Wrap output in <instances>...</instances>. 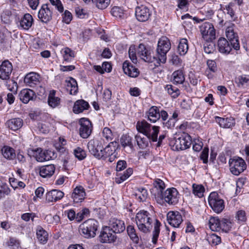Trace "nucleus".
I'll list each match as a JSON object with an SVG mask.
<instances>
[{
  "mask_svg": "<svg viewBox=\"0 0 249 249\" xmlns=\"http://www.w3.org/2000/svg\"><path fill=\"white\" fill-rule=\"evenodd\" d=\"M136 127L138 132L146 136L149 140H151L153 142L157 141L160 129L159 126H153L143 120L138 121Z\"/></svg>",
  "mask_w": 249,
  "mask_h": 249,
  "instance_id": "nucleus-1",
  "label": "nucleus"
},
{
  "mask_svg": "<svg viewBox=\"0 0 249 249\" xmlns=\"http://www.w3.org/2000/svg\"><path fill=\"white\" fill-rule=\"evenodd\" d=\"M135 219L140 231L144 233H147L150 231L153 220L148 212L144 210L140 211L137 213Z\"/></svg>",
  "mask_w": 249,
  "mask_h": 249,
  "instance_id": "nucleus-2",
  "label": "nucleus"
},
{
  "mask_svg": "<svg viewBox=\"0 0 249 249\" xmlns=\"http://www.w3.org/2000/svg\"><path fill=\"white\" fill-rule=\"evenodd\" d=\"M170 48L171 44L169 39L165 36L161 37L158 41L156 54L160 65L166 62V54Z\"/></svg>",
  "mask_w": 249,
  "mask_h": 249,
  "instance_id": "nucleus-3",
  "label": "nucleus"
},
{
  "mask_svg": "<svg viewBox=\"0 0 249 249\" xmlns=\"http://www.w3.org/2000/svg\"><path fill=\"white\" fill-rule=\"evenodd\" d=\"M98 224L96 220L93 219H88L80 225L79 231L85 238L94 237L97 230Z\"/></svg>",
  "mask_w": 249,
  "mask_h": 249,
  "instance_id": "nucleus-4",
  "label": "nucleus"
},
{
  "mask_svg": "<svg viewBox=\"0 0 249 249\" xmlns=\"http://www.w3.org/2000/svg\"><path fill=\"white\" fill-rule=\"evenodd\" d=\"M170 145L175 150H185L192 143L191 137L186 133H183L178 138H175L170 141Z\"/></svg>",
  "mask_w": 249,
  "mask_h": 249,
  "instance_id": "nucleus-5",
  "label": "nucleus"
},
{
  "mask_svg": "<svg viewBox=\"0 0 249 249\" xmlns=\"http://www.w3.org/2000/svg\"><path fill=\"white\" fill-rule=\"evenodd\" d=\"M104 144V141L101 138L91 140L88 143L89 151L97 159H101L103 156L102 152Z\"/></svg>",
  "mask_w": 249,
  "mask_h": 249,
  "instance_id": "nucleus-6",
  "label": "nucleus"
},
{
  "mask_svg": "<svg viewBox=\"0 0 249 249\" xmlns=\"http://www.w3.org/2000/svg\"><path fill=\"white\" fill-rule=\"evenodd\" d=\"M229 163L231 173L235 176H238L247 168L245 160L238 157H234L230 159Z\"/></svg>",
  "mask_w": 249,
  "mask_h": 249,
  "instance_id": "nucleus-7",
  "label": "nucleus"
},
{
  "mask_svg": "<svg viewBox=\"0 0 249 249\" xmlns=\"http://www.w3.org/2000/svg\"><path fill=\"white\" fill-rule=\"evenodd\" d=\"M139 56L145 62L154 63L155 66L160 65L156 55L151 56V51L150 48L146 47L144 45L140 44L137 50Z\"/></svg>",
  "mask_w": 249,
  "mask_h": 249,
  "instance_id": "nucleus-8",
  "label": "nucleus"
},
{
  "mask_svg": "<svg viewBox=\"0 0 249 249\" xmlns=\"http://www.w3.org/2000/svg\"><path fill=\"white\" fill-rule=\"evenodd\" d=\"M208 202L210 207L216 213H220L224 209V200L220 198L216 192H213L210 194Z\"/></svg>",
  "mask_w": 249,
  "mask_h": 249,
  "instance_id": "nucleus-9",
  "label": "nucleus"
},
{
  "mask_svg": "<svg viewBox=\"0 0 249 249\" xmlns=\"http://www.w3.org/2000/svg\"><path fill=\"white\" fill-rule=\"evenodd\" d=\"M200 32L206 41H213L215 38V31L212 24L205 22L200 26Z\"/></svg>",
  "mask_w": 249,
  "mask_h": 249,
  "instance_id": "nucleus-10",
  "label": "nucleus"
},
{
  "mask_svg": "<svg viewBox=\"0 0 249 249\" xmlns=\"http://www.w3.org/2000/svg\"><path fill=\"white\" fill-rule=\"evenodd\" d=\"M33 156L38 162H43L52 160L54 153L51 150H43L41 148H36L32 150Z\"/></svg>",
  "mask_w": 249,
  "mask_h": 249,
  "instance_id": "nucleus-11",
  "label": "nucleus"
},
{
  "mask_svg": "<svg viewBox=\"0 0 249 249\" xmlns=\"http://www.w3.org/2000/svg\"><path fill=\"white\" fill-rule=\"evenodd\" d=\"M79 124L80 136L84 139L88 138L92 132V126L91 122L88 119L83 118L80 119Z\"/></svg>",
  "mask_w": 249,
  "mask_h": 249,
  "instance_id": "nucleus-12",
  "label": "nucleus"
},
{
  "mask_svg": "<svg viewBox=\"0 0 249 249\" xmlns=\"http://www.w3.org/2000/svg\"><path fill=\"white\" fill-rule=\"evenodd\" d=\"M169 204H176L178 201V192L175 188L167 189L160 197Z\"/></svg>",
  "mask_w": 249,
  "mask_h": 249,
  "instance_id": "nucleus-13",
  "label": "nucleus"
},
{
  "mask_svg": "<svg viewBox=\"0 0 249 249\" xmlns=\"http://www.w3.org/2000/svg\"><path fill=\"white\" fill-rule=\"evenodd\" d=\"M13 71L12 64L8 60H5L0 66V78L8 81Z\"/></svg>",
  "mask_w": 249,
  "mask_h": 249,
  "instance_id": "nucleus-14",
  "label": "nucleus"
},
{
  "mask_svg": "<svg viewBox=\"0 0 249 249\" xmlns=\"http://www.w3.org/2000/svg\"><path fill=\"white\" fill-rule=\"evenodd\" d=\"M167 219L168 223L175 228L178 227L183 221L180 213L177 211L169 212L167 214Z\"/></svg>",
  "mask_w": 249,
  "mask_h": 249,
  "instance_id": "nucleus-15",
  "label": "nucleus"
},
{
  "mask_svg": "<svg viewBox=\"0 0 249 249\" xmlns=\"http://www.w3.org/2000/svg\"><path fill=\"white\" fill-rule=\"evenodd\" d=\"M226 35L229 42L232 45L233 48L235 50H239L240 49V44L238 37L237 34L234 33L232 26L227 28Z\"/></svg>",
  "mask_w": 249,
  "mask_h": 249,
  "instance_id": "nucleus-16",
  "label": "nucleus"
},
{
  "mask_svg": "<svg viewBox=\"0 0 249 249\" xmlns=\"http://www.w3.org/2000/svg\"><path fill=\"white\" fill-rule=\"evenodd\" d=\"M109 229L115 233H120L124 231L125 229L124 223L123 221L115 218H111L109 221Z\"/></svg>",
  "mask_w": 249,
  "mask_h": 249,
  "instance_id": "nucleus-17",
  "label": "nucleus"
},
{
  "mask_svg": "<svg viewBox=\"0 0 249 249\" xmlns=\"http://www.w3.org/2000/svg\"><path fill=\"white\" fill-rule=\"evenodd\" d=\"M135 15L137 19L141 22L147 21L150 17L149 10L146 7L141 5L136 8Z\"/></svg>",
  "mask_w": 249,
  "mask_h": 249,
  "instance_id": "nucleus-18",
  "label": "nucleus"
},
{
  "mask_svg": "<svg viewBox=\"0 0 249 249\" xmlns=\"http://www.w3.org/2000/svg\"><path fill=\"white\" fill-rule=\"evenodd\" d=\"M99 237L100 241L104 243H113L116 238L115 234L112 233L108 227H106L103 229L101 232Z\"/></svg>",
  "mask_w": 249,
  "mask_h": 249,
  "instance_id": "nucleus-19",
  "label": "nucleus"
},
{
  "mask_svg": "<svg viewBox=\"0 0 249 249\" xmlns=\"http://www.w3.org/2000/svg\"><path fill=\"white\" fill-rule=\"evenodd\" d=\"M38 18L42 22L47 23L49 21L52 17V13L47 4L42 5L38 14Z\"/></svg>",
  "mask_w": 249,
  "mask_h": 249,
  "instance_id": "nucleus-20",
  "label": "nucleus"
},
{
  "mask_svg": "<svg viewBox=\"0 0 249 249\" xmlns=\"http://www.w3.org/2000/svg\"><path fill=\"white\" fill-rule=\"evenodd\" d=\"M219 51L222 53L229 54L232 50V45L226 38L221 37L217 41Z\"/></svg>",
  "mask_w": 249,
  "mask_h": 249,
  "instance_id": "nucleus-21",
  "label": "nucleus"
},
{
  "mask_svg": "<svg viewBox=\"0 0 249 249\" xmlns=\"http://www.w3.org/2000/svg\"><path fill=\"white\" fill-rule=\"evenodd\" d=\"M40 76L35 72L27 74L24 78V83L28 86L34 88L40 83Z\"/></svg>",
  "mask_w": 249,
  "mask_h": 249,
  "instance_id": "nucleus-22",
  "label": "nucleus"
},
{
  "mask_svg": "<svg viewBox=\"0 0 249 249\" xmlns=\"http://www.w3.org/2000/svg\"><path fill=\"white\" fill-rule=\"evenodd\" d=\"M85 189L82 186H76L71 194V197L75 203L82 202L85 198Z\"/></svg>",
  "mask_w": 249,
  "mask_h": 249,
  "instance_id": "nucleus-23",
  "label": "nucleus"
},
{
  "mask_svg": "<svg viewBox=\"0 0 249 249\" xmlns=\"http://www.w3.org/2000/svg\"><path fill=\"white\" fill-rule=\"evenodd\" d=\"M64 196L63 192L54 189L48 192L46 195V200L48 202H55L61 199Z\"/></svg>",
  "mask_w": 249,
  "mask_h": 249,
  "instance_id": "nucleus-24",
  "label": "nucleus"
},
{
  "mask_svg": "<svg viewBox=\"0 0 249 249\" xmlns=\"http://www.w3.org/2000/svg\"><path fill=\"white\" fill-rule=\"evenodd\" d=\"M123 69L124 72L129 76L136 77L139 74V71L135 67L133 66L128 61H125L124 62Z\"/></svg>",
  "mask_w": 249,
  "mask_h": 249,
  "instance_id": "nucleus-25",
  "label": "nucleus"
},
{
  "mask_svg": "<svg viewBox=\"0 0 249 249\" xmlns=\"http://www.w3.org/2000/svg\"><path fill=\"white\" fill-rule=\"evenodd\" d=\"M121 143L127 153H131L133 151V145L132 143V139L128 135H124L121 138Z\"/></svg>",
  "mask_w": 249,
  "mask_h": 249,
  "instance_id": "nucleus-26",
  "label": "nucleus"
},
{
  "mask_svg": "<svg viewBox=\"0 0 249 249\" xmlns=\"http://www.w3.org/2000/svg\"><path fill=\"white\" fill-rule=\"evenodd\" d=\"M35 96L33 90L29 89H23L19 94L20 100L24 104L28 103Z\"/></svg>",
  "mask_w": 249,
  "mask_h": 249,
  "instance_id": "nucleus-27",
  "label": "nucleus"
},
{
  "mask_svg": "<svg viewBox=\"0 0 249 249\" xmlns=\"http://www.w3.org/2000/svg\"><path fill=\"white\" fill-rule=\"evenodd\" d=\"M55 169L53 164L42 166L39 168V174L43 178L50 177L54 174Z\"/></svg>",
  "mask_w": 249,
  "mask_h": 249,
  "instance_id": "nucleus-28",
  "label": "nucleus"
},
{
  "mask_svg": "<svg viewBox=\"0 0 249 249\" xmlns=\"http://www.w3.org/2000/svg\"><path fill=\"white\" fill-rule=\"evenodd\" d=\"M147 119L152 123H155L160 118V110L158 107L153 106L147 113Z\"/></svg>",
  "mask_w": 249,
  "mask_h": 249,
  "instance_id": "nucleus-29",
  "label": "nucleus"
},
{
  "mask_svg": "<svg viewBox=\"0 0 249 249\" xmlns=\"http://www.w3.org/2000/svg\"><path fill=\"white\" fill-rule=\"evenodd\" d=\"M215 121L220 127L223 128H230L235 124L234 119L231 118H223L217 116L215 117Z\"/></svg>",
  "mask_w": 249,
  "mask_h": 249,
  "instance_id": "nucleus-30",
  "label": "nucleus"
},
{
  "mask_svg": "<svg viewBox=\"0 0 249 249\" xmlns=\"http://www.w3.org/2000/svg\"><path fill=\"white\" fill-rule=\"evenodd\" d=\"M33 18L30 14H25L20 21V26L23 29L28 30L32 25Z\"/></svg>",
  "mask_w": 249,
  "mask_h": 249,
  "instance_id": "nucleus-31",
  "label": "nucleus"
},
{
  "mask_svg": "<svg viewBox=\"0 0 249 249\" xmlns=\"http://www.w3.org/2000/svg\"><path fill=\"white\" fill-rule=\"evenodd\" d=\"M6 124L10 129L16 131L21 127L23 125V121L19 118H13L8 120Z\"/></svg>",
  "mask_w": 249,
  "mask_h": 249,
  "instance_id": "nucleus-32",
  "label": "nucleus"
},
{
  "mask_svg": "<svg viewBox=\"0 0 249 249\" xmlns=\"http://www.w3.org/2000/svg\"><path fill=\"white\" fill-rule=\"evenodd\" d=\"M89 107L88 102L83 100L77 101L74 105L73 111L75 113L78 114L87 109Z\"/></svg>",
  "mask_w": 249,
  "mask_h": 249,
  "instance_id": "nucleus-33",
  "label": "nucleus"
},
{
  "mask_svg": "<svg viewBox=\"0 0 249 249\" xmlns=\"http://www.w3.org/2000/svg\"><path fill=\"white\" fill-rule=\"evenodd\" d=\"M188 50V41L186 38H181L179 40L178 47V51L181 55H185Z\"/></svg>",
  "mask_w": 249,
  "mask_h": 249,
  "instance_id": "nucleus-34",
  "label": "nucleus"
},
{
  "mask_svg": "<svg viewBox=\"0 0 249 249\" xmlns=\"http://www.w3.org/2000/svg\"><path fill=\"white\" fill-rule=\"evenodd\" d=\"M37 238L40 243L45 244L48 240V233L41 227L37 228L36 230Z\"/></svg>",
  "mask_w": 249,
  "mask_h": 249,
  "instance_id": "nucleus-35",
  "label": "nucleus"
},
{
  "mask_svg": "<svg viewBox=\"0 0 249 249\" xmlns=\"http://www.w3.org/2000/svg\"><path fill=\"white\" fill-rule=\"evenodd\" d=\"M153 185L154 188L158 190V196L160 197L163 194V191L165 187L164 182L161 179L157 178L154 180Z\"/></svg>",
  "mask_w": 249,
  "mask_h": 249,
  "instance_id": "nucleus-36",
  "label": "nucleus"
},
{
  "mask_svg": "<svg viewBox=\"0 0 249 249\" xmlns=\"http://www.w3.org/2000/svg\"><path fill=\"white\" fill-rule=\"evenodd\" d=\"M221 221L217 217H211L209 220L210 229L213 231H218L220 230Z\"/></svg>",
  "mask_w": 249,
  "mask_h": 249,
  "instance_id": "nucleus-37",
  "label": "nucleus"
},
{
  "mask_svg": "<svg viewBox=\"0 0 249 249\" xmlns=\"http://www.w3.org/2000/svg\"><path fill=\"white\" fill-rule=\"evenodd\" d=\"M60 98L55 96V91L53 90L51 91L49 95L48 102L49 105L54 108L58 106L60 104Z\"/></svg>",
  "mask_w": 249,
  "mask_h": 249,
  "instance_id": "nucleus-38",
  "label": "nucleus"
},
{
  "mask_svg": "<svg viewBox=\"0 0 249 249\" xmlns=\"http://www.w3.org/2000/svg\"><path fill=\"white\" fill-rule=\"evenodd\" d=\"M1 152L4 157L8 160H12L16 156L14 149L7 146H4Z\"/></svg>",
  "mask_w": 249,
  "mask_h": 249,
  "instance_id": "nucleus-39",
  "label": "nucleus"
},
{
  "mask_svg": "<svg viewBox=\"0 0 249 249\" xmlns=\"http://www.w3.org/2000/svg\"><path fill=\"white\" fill-rule=\"evenodd\" d=\"M173 81L176 84H182L185 80V77L182 71L178 70L174 71L173 74Z\"/></svg>",
  "mask_w": 249,
  "mask_h": 249,
  "instance_id": "nucleus-40",
  "label": "nucleus"
},
{
  "mask_svg": "<svg viewBox=\"0 0 249 249\" xmlns=\"http://www.w3.org/2000/svg\"><path fill=\"white\" fill-rule=\"evenodd\" d=\"M133 170L131 168H128L122 175L116 178L115 181L118 184H120L127 179L133 173Z\"/></svg>",
  "mask_w": 249,
  "mask_h": 249,
  "instance_id": "nucleus-41",
  "label": "nucleus"
},
{
  "mask_svg": "<svg viewBox=\"0 0 249 249\" xmlns=\"http://www.w3.org/2000/svg\"><path fill=\"white\" fill-rule=\"evenodd\" d=\"M135 196L140 201L143 202L146 200L147 197L148 193L145 188H139L136 190Z\"/></svg>",
  "mask_w": 249,
  "mask_h": 249,
  "instance_id": "nucleus-42",
  "label": "nucleus"
},
{
  "mask_svg": "<svg viewBox=\"0 0 249 249\" xmlns=\"http://www.w3.org/2000/svg\"><path fill=\"white\" fill-rule=\"evenodd\" d=\"M112 144L113 143H111V144L110 143L105 148H103L102 152L103 156L101 159L105 160L107 158L113 155L115 151V148L114 146H112Z\"/></svg>",
  "mask_w": 249,
  "mask_h": 249,
  "instance_id": "nucleus-43",
  "label": "nucleus"
},
{
  "mask_svg": "<svg viewBox=\"0 0 249 249\" xmlns=\"http://www.w3.org/2000/svg\"><path fill=\"white\" fill-rule=\"evenodd\" d=\"M67 90H69L70 93L71 95H75L78 91V86L76 81L73 78L67 83Z\"/></svg>",
  "mask_w": 249,
  "mask_h": 249,
  "instance_id": "nucleus-44",
  "label": "nucleus"
},
{
  "mask_svg": "<svg viewBox=\"0 0 249 249\" xmlns=\"http://www.w3.org/2000/svg\"><path fill=\"white\" fill-rule=\"evenodd\" d=\"M61 53L63 56L64 60L66 61H69L74 57V53L68 48H65L62 49Z\"/></svg>",
  "mask_w": 249,
  "mask_h": 249,
  "instance_id": "nucleus-45",
  "label": "nucleus"
},
{
  "mask_svg": "<svg viewBox=\"0 0 249 249\" xmlns=\"http://www.w3.org/2000/svg\"><path fill=\"white\" fill-rule=\"evenodd\" d=\"M192 187L193 193L195 196L199 197H201L203 196L205 189L202 185L193 184Z\"/></svg>",
  "mask_w": 249,
  "mask_h": 249,
  "instance_id": "nucleus-46",
  "label": "nucleus"
},
{
  "mask_svg": "<svg viewBox=\"0 0 249 249\" xmlns=\"http://www.w3.org/2000/svg\"><path fill=\"white\" fill-rule=\"evenodd\" d=\"M135 140L138 146L141 149H144L148 145V141L147 138L142 137L140 135L135 136Z\"/></svg>",
  "mask_w": 249,
  "mask_h": 249,
  "instance_id": "nucleus-47",
  "label": "nucleus"
},
{
  "mask_svg": "<svg viewBox=\"0 0 249 249\" xmlns=\"http://www.w3.org/2000/svg\"><path fill=\"white\" fill-rule=\"evenodd\" d=\"M127 232L131 239L134 243H138L139 242V237L136 233L134 227L131 225L128 226L127 227Z\"/></svg>",
  "mask_w": 249,
  "mask_h": 249,
  "instance_id": "nucleus-48",
  "label": "nucleus"
},
{
  "mask_svg": "<svg viewBox=\"0 0 249 249\" xmlns=\"http://www.w3.org/2000/svg\"><path fill=\"white\" fill-rule=\"evenodd\" d=\"M165 89L167 92L174 98L177 97L179 95L180 92L179 89L177 88L173 87L172 85H166L165 87Z\"/></svg>",
  "mask_w": 249,
  "mask_h": 249,
  "instance_id": "nucleus-49",
  "label": "nucleus"
},
{
  "mask_svg": "<svg viewBox=\"0 0 249 249\" xmlns=\"http://www.w3.org/2000/svg\"><path fill=\"white\" fill-rule=\"evenodd\" d=\"M110 0H93V3L100 9H105L109 5Z\"/></svg>",
  "mask_w": 249,
  "mask_h": 249,
  "instance_id": "nucleus-50",
  "label": "nucleus"
},
{
  "mask_svg": "<svg viewBox=\"0 0 249 249\" xmlns=\"http://www.w3.org/2000/svg\"><path fill=\"white\" fill-rule=\"evenodd\" d=\"M232 226L231 221L228 219H222L220 222V229L225 232L229 231Z\"/></svg>",
  "mask_w": 249,
  "mask_h": 249,
  "instance_id": "nucleus-51",
  "label": "nucleus"
},
{
  "mask_svg": "<svg viewBox=\"0 0 249 249\" xmlns=\"http://www.w3.org/2000/svg\"><path fill=\"white\" fill-rule=\"evenodd\" d=\"M111 14L113 17L122 18L124 15V10L120 7L114 6L111 10Z\"/></svg>",
  "mask_w": 249,
  "mask_h": 249,
  "instance_id": "nucleus-52",
  "label": "nucleus"
},
{
  "mask_svg": "<svg viewBox=\"0 0 249 249\" xmlns=\"http://www.w3.org/2000/svg\"><path fill=\"white\" fill-rule=\"evenodd\" d=\"M160 223L158 221L156 220L155 224L154 230L153 233L152 242L154 244H156L158 238L159 237L160 233Z\"/></svg>",
  "mask_w": 249,
  "mask_h": 249,
  "instance_id": "nucleus-53",
  "label": "nucleus"
},
{
  "mask_svg": "<svg viewBox=\"0 0 249 249\" xmlns=\"http://www.w3.org/2000/svg\"><path fill=\"white\" fill-rule=\"evenodd\" d=\"M11 190L6 184H0V199L9 195Z\"/></svg>",
  "mask_w": 249,
  "mask_h": 249,
  "instance_id": "nucleus-54",
  "label": "nucleus"
},
{
  "mask_svg": "<svg viewBox=\"0 0 249 249\" xmlns=\"http://www.w3.org/2000/svg\"><path fill=\"white\" fill-rule=\"evenodd\" d=\"M89 214V211L88 209H83L76 214V220L79 222H81L86 217H88Z\"/></svg>",
  "mask_w": 249,
  "mask_h": 249,
  "instance_id": "nucleus-55",
  "label": "nucleus"
},
{
  "mask_svg": "<svg viewBox=\"0 0 249 249\" xmlns=\"http://www.w3.org/2000/svg\"><path fill=\"white\" fill-rule=\"evenodd\" d=\"M204 44V50L207 53H213L214 51V44L212 41H206Z\"/></svg>",
  "mask_w": 249,
  "mask_h": 249,
  "instance_id": "nucleus-56",
  "label": "nucleus"
},
{
  "mask_svg": "<svg viewBox=\"0 0 249 249\" xmlns=\"http://www.w3.org/2000/svg\"><path fill=\"white\" fill-rule=\"evenodd\" d=\"M74 154L79 160H82L86 157V152L80 147H77L74 150Z\"/></svg>",
  "mask_w": 249,
  "mask_h": 249,
  "instance_id": "nucleus-57",
  "label": "nucleus"
},
{
  "mask_svg": "<svg viewBox=\"0 0 249 249\" xmlns=\"http://www.w3.org/2000/svg\"><path fill=\"white\" fill-rule=\"evenodd\" d=\"M6 86L8 89L13 92H16L18 89V84L13 80L6 81Z\"/></svg>",
  "mask_w": 249,
  "mask_h": 249,
  "instance_id": "nucleus-58",
  "label": "nucleus"
},
{
  "mask_svg": "<svg viewBox=\"0 0 249 249\" xmlns=\"http://www.w3.org/2000/svg\"><path fill=\"white\" fill-rule=\"evenodd\" d=\"M192 101L189 99H183L180 104L182 108L188 110L192 108Z\"/></svg>",
  "mask_w": 249,
  "mask_h": 249,
  "instance_id": "nucleus-59",
  "label": "nucleus"
},
{
  "mask_svg": "<svg viewBox=\"0 0 249 249\" xmlns=\"http://www.w3.org/2000/svg\"><path fill=\"white\" fill-rule=\"evenodd\" d=\"M235 218L239 221L245 222L247 219L245 211L243 210L238 211L236 213Z\"/></svg>",
  "mask_w": 249,
  "mask_h": 249,
  "instance_id": "nucleus-60",
  "label": "nucleus"
},
{
  "mask_svg": "<svg viewBox=\"0 0 249 249\" xmlns=\"http://www.w3.org/2000/svg\"><path fill=\"white\" fill-rule=\"evenodd\" d=\"M102 135L107 140H111L112 139V133L111 130L108 127H105L102 131Z\"/></svg>",
  "mask_w": 249,
  "mask_h": 249,
  "instance_id": "nucleus-61",
  "label": "nucleus"
},
{
  "mask_svg": "<svg viewBox=\"0 0 249 249\" xmlns=\"http://www.w3.org/2000/svg\"><path fill=\"white\" fill-rule=\"evenodd\" d=\"M208 148L205 147L201 152L200 156V159L203 160L204 163H207L208 162Z\"/></svg>",
  "mask_w": 249,
  "mask_h": 249,
  "instance_id": "nucleus-62",
  "label": "nucleus"
},
{
  "mask_svg": "<svg viewBox=\"0 0 249 249\" xmlns=\"http://www.w3.org/2000/svg\"><path fill=\"white\" fill-rule=\"evenodd\" d=\"M128 54L129 57L133 63L136 64L137 61V56L136 55L135 51V48L134 47L131 46L129 48V51H128Z\"/></svg>",
  "mask_w": 249,
  "mask_h": 249,
  "instance_id": "nucleus-63",
  "label": "nucleus"
},
{
  "mask_svg": "<svg viewBox=\"0 0 249 249\" xmlns=\"http://www.w3.org/2000/svg\"><path fill=\"white\" fill-rule=\"evenodd\" d=\"M63 21L66 24H69L72 19V17L71 13L68 10H66L62 15Z\"/></svg>",
  "mask_w": 249,
  "mask_h": 249,
  "instance_id": "nucleus-64",
  "label": "nucleus"
}]
</instances>
